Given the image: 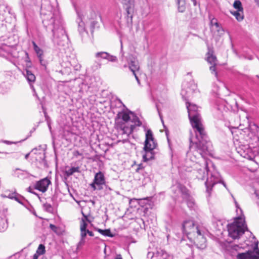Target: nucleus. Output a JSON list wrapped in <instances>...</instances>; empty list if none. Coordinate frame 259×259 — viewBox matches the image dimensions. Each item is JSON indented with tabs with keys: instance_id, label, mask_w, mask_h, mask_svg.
Segmentation results:
<instances>
[{
	"instance_id": "obj_1",
	"label": "nucleus",
	"mask_w": 259,
	"mask_h": 259,
	"mask_svg": "<svg viewBox=\"0 0 259 259\" xmlns=\"http://www.w3.org/2000/svg\"><path fill=\"white\" fill-rule=\"evenodd\" d=\"M186 104L191 124L195 133V138H189V150L187 154H194L195 157L198 154L204 158L212 152L211 142L202 124L199 107L189 102H186Z\"/></svg>"
},
{
	"instance_id": "obj_2",
	"label": "nucleus",
	"mask_w": 259,
	"mask_h": 259,
	"mask_svg": "<svg viewBox=\"0 0 259 259\" xmlns=\"http://www.w3.org/2000/svg\"><path fill=\"white\" fill-rule=\"evenodd\" d=\"M50 18L42 20L44 25L51 27L53 34L52 41L59 50L65 51L68 47L69 38L63 27V20L59 14H51Z\"/></svg>"
},
{
	"instance_id": "obj_3",
	"label": "nucleus",
	"mask_w": 259,
	"mask_h": 259,
	"mask_svg": "<svg viewBox=\"0 0 259 259\" xmlns=\"http://www.w3.org/2000/svg\"><path fill=\"white\" fill-rule=\"evenodd\" d=\"M120 58L122 68H128L132 72L137 81L138 84L140 85V80L139 78L138 73L140 66L136 59L132 54H128L126 56H124L123 52V46L122 41L120 40Z\"/></svg>"
},
{
	"instance_id": "obj_4",
	"label": "nucleus",
	"mask_w": 259,
	"mask_h": 259,
	"mask_svg": "<svg viewBox=\"0 0 259 259\" xmlns=\"http://www.w3.org/2000/svg\"><path fill=\"white\" fill-rule=\"evenodd\" d=\"M245 219L241 217H237L234 221L227 225L229 236L234 239H238L245 232Z\"/></svg>"
},
{
	"instance_id": "obj_5",
	"label": "nucleus",
	"mask_w": 259,
	"mask_h": 259,
	"mask_svg": "<svg viewBox=\"0 0 259 259\" xmlns=\"http://www.w3.org/2000/svg\"><path fill=\"white\" fill-rule=\"evenodd\" d=\"M182 230L184 233L189 235L193 234L194 235L200 237L205 241L203 238L205 232V229L201 226L196 225L193 220H188L185 221L182 225Z\"/></svg>"
},
{
	"instance_id": "obj_6",
	"label": "nucleus",
	"mask_w": 259,
	"mask_h": 259,
	"mask_svg": "<svg viewBox=\"0 0 259 259\" xmlns=\"http://www.w3.org/2000/svg\"><path fill=\"white\" fill-rule=\"evenodd\" d=\"M217 183H222L226 188H227L226 183L221 180L219 174L215 172L211 174L210 177H208L205 182L206 192L208 194V196H210L213 187Z\"/></svg>"
},
{
	"instance_id": "obj_7",
	"label": "nucleus",
	"mask_w": 259,
	"mask_h": 259,
	"mask_svg": "<svg viewBox=\"0 0 259 259\" xmlns=\"http://www.w3.org/2000/svg\"><path fill=\"white\" fill-rule=\"evenodd\" d=\"M106 183L104 174L101 171H99L95 174L93 182L90 185L94 191L101 190L104 189V185H105Z\"/></svg>"
},
{
	"instance_id": "obj_8",
	"label": "nucleus",
	"mask_w": 259,
	"mask_h": 259,
	"mask_svg": "<svg viewBox=\"0 0 259 259\" xmlns=\"http://www.w3.org/2000/svg\"><path fill=\"white\" fill-rule=\"evenodd\" d=\"M197 90V86L194 80H192L189 82H185L182 84L181 95L183 97H188L191 93L195 92Z\"/></svg>"
},
{
	"instance_id": "obj_9",
	"label": "nucleus",
	"mask_w": 259,
	"mask_h": 259,
	"mask_svg": "<svg viewBox=\"0 0 259 259\" xmlns=\"http://www.w3.org/2000/svg\"><path fill=\"white\" fill-rule=\"evenodd\" d=\"M115 127L119 132H121V134L130 135L133 132L135 129V125H131L130 127L127 126L122 121H116Z\"/></svg>"
},
{
	"instance_id": "obj_10",
	"label": "nucleus",
	"mask_w": 259,
	"mask_h": 259,
	"mask_svg": "<svg viewBox=\"0 0 259 259\" xmlns=\"http://www.w3.org/2000/svg\"><path fill=\"white\" fill-rule=\"evenodd\" d=\"M50 184H51V181L47 177L37 181L34 185V188L44 193L47 191Z\"/></svg>"
},
{
	"instance_id": "obj_11",
	"label": "nucleus",
	"mask_w": 259,
	"mask_h": 259,
	"mask_svg": "<svg viewBox=\"0 0 259 259\" xmlns=\"http://www.w3.org/2000/svg\"><path fill=\"white\" fill-rule=\"evenodd\" d=\"M156 143L152 144L148 146V148H145V146L144 147V150L145 154L143 155V159L144 161H148L150 160H152L154 158V154L153 150L156 148Z\"/></svg>"
},
{
	"instance_id": "obj_12",
	"label": "nucleus",
	"mask_w": 259,
	"mask_h": 259,
	"mask_svg": "<svg viewBox=\"0 0 259 259\" xmlns=\"http://www.w3.org/2000/svg\"><path fill=\"white\" fill-rule=\"evenodd\" d=\"M123 8L125 10V18L126 19V23L128 25H132L135 5L123 6Z\"/></svg>"
},
{
	"instance_id": "obj_13",
	"label": "nucleus",
	"mask_w": 259,
	"mask_h": 259,
	"mask_svg": "<svg viewBox=\"0 0 259 259\" xmlns=\"http://www.w3.org/2000/svg\"><path fill=\"white\" fill-rule=\"evenodd\" d=\"M171 191L176 195H178L179 193H181L184 197L187 198L189 196L187 189L183 185L178 183L171 187Z\"/></svg>"
},
{
	"instance_id": "obj_14",
	"label": "nucleus",
	"mask_w": 259,
	"mask_h": 259,
	"mask_svg": "<svg viewBox=\"0 0 259 259\" xmlns=\"http://www.w3.org/2000/svg\"><path fill=\"white\" fill-rule=\"evenodd\" d=\"M95 57L98 59H105L109 62H115L117 61V58L115 56L112 55L106 52H99L95 54Z\"/></svg>"
},
{
	"instance_id": "obj_15",
	"label": "nucleus",
	"mask_w": 259,
	"mask_h": 259,
	"mask_svg": "<svg viewBox=\"0 0 259 259\" xmlns=\"http://www.w3.org/2000/svg\"><path fill=\"white\" fill-rule=\"evenodd\" d=\"M130 114L134 115V113L130 110H127V112L124 111L119 112L117 114L116 117L115 118V122L116 120L117 121H121V119H122V121L124 122V123L125 122H127L130 119Z\"/></svg>"
},
{
	"instance_id": "obj_16",
	"label": "nucleus",
	"mask_w": 259,
	"mask_h": 259,
	"mask_svg": "<svg viewBox=\"0 0 259 259\" xmlns=\"http://www.w3.org/2000/svg\"><path fill=\"white\" fill-rule=\"evenodd\" d=\"M23 74L29 83L30 88L34 90V87L32 85V83L35 82L36 79L34 74L28 69H25L23 71Z\"/></svg>"
},
{
	"instance_id": "obj_17",
	"label": "nucleus",
	"mask_w": 259,
	"mask_h": 259,
	"mask_svg": "<svg viewBox=\"0 0 259 259\" xmlns=\"http://www.w3.org/2000/svg\"><path fill=\"white\" fill-rule=\"evenodd\" d=\"M156 143L154 140V137L152 132L151 130H148L146 133V139L144 142V146L146 148H148V146L152 144Z\"/></svg>"
},
{
	"instance_id": "obj_18",
	"label": "nucleus",
	"mask_w": 259,
	"mask_h": 259,
	"mask_svg": "<svg viewBox=\"0 0 259 259\" xmlns=\"http://www.w3.org/2000/svg\"><path fill=\"white\" fill-rule=\"evenodd\" d=\"M237 259H253L252 257V251H247L243 253H239L237 255Z\"/></svg>"
},
{
	"instance_id": "obj_19",
	"label": "nucleus",
	"mask_w": 259,
	"mask_h": 259,
	"mask_svg": "<svg viewBox=\"0 0 259 259\" xmlns=\"http://www.w3.org/2000/svg\"><path fill=\"white\" fill-rule=\"evenodd\" d=\"M230 13L234 16H235L236 20L239 22L242 21L244 19L243 11H230Z\"/></svg>"
},
{
	"instance_id": "obj_20",
	"label": "nucleus",
	"mask_w": 259,
	"mask_h": 259,
	"mask_svg": "<svg viewBox=\"0 0 259 259\" xmlns=\"http://www.w3.org/2000/svg\"><path fill=\"white\" fill-rule=\"evenodd\" d=\"M33 49L37 55L38 58H40L43 56L44 52L39 47L37 46L34 41H32Z\"/></svg>"
},
{
	"instance_id": "obj_21",
	"label": "nucleus",
	"mask_w": 259,
	"mask_h": 259,
	"mask_svg": "<svg viewBox=\"0 0 259 259\" xmlns=\"http://www.w3.org/2000/svg\"><path fill=\"white\" fill-rule=\"evenodd\" d=\"M207 61L211 65H217V57L212 54H210L209 53H207Z\"/></svg>"
},
{
	"instance_id": "obj_22",
	"label": "nucleus",
	"mask_w": 259,
	"mask_h": 259,
	"mask_svg": "<svg viewBox=\"0 0 259 259\" xmlns=\"http://www.w3.org/2000/svg\"><path fill=\"white\" fill-rule=\"evenodd\" d=\"M79 167H72L70 168H68L66 169L65 171V174L67 176L69 177L73 175L74 172H79Z\"/></svg>"
},
{
	"instance_id": "obj_23",
	"label": "nucleus",
	"mask_w": 259,
	"mask_h": 259,
	"mask_svg": "<svg viewBox=\"0 0 259 259\" xmlns=\"http://www.w3.org/2000/svg\"><path fill=\"white\" fill-rule=\"evenodd\" d=\"M13 199L23 205H25V204L28 202L24 197L18 194L17 193V196H15Z\"/></svg>"
},
{
	"instance_id": "obj_24",
	"label": "nucleus",
	"mask_w": 259,
	"mask_h": 259,
	"mask_svg": "<svg viewBox=\"0 0 259 259\" xmlns=\"http://www.w3.org/2000/svg\"><path fill=\"white\" fill-rule=\"evenodd\" d=\"M178 9L179 12L183 13L185 11V3L184 0H177Z\"/></svg>"
},
{
	"instance_id": "obj_25",
	"label": "nucleus",
	"mask_w": 259,
	"mask_h": 259,
	"mask_svg": "<svg viewBox=\"0 0 259 259\" xmlns=\"http://www.w3.org/2000/svg\"><path fill=\"white\" fill-rule=\"evenodd\" d=\"M98 231L100 234L105 236H108L110 237H113L114 236V235L111 232V231L109 229L102 230L101 229H98Z\"/></svg>"
},
{
	"instance_id": "obj_26",
	"label": "nucleus",
	"mask_w": 259,
	"mask_h": 259,
	"mask_svg": "<svg viewBox=\"0 0 259 259\" xmlns=\"http://www.w3.org/2000/svg\"><path fill=\"white\" fill-rule=\"evenodd\" d=\"M77 22L78 23V31L79 33H83L85 31L84 23L82 21V20L80 17L77 19Z\"/></svg>"
},
{
	"instance_id": "obj_27",
	"label": "nucleus",
	"mask_w": 259,
	"mask_h": 259,
	"mask_svg": "<svg viewBox=\"0 0 259 259\" xmlns=\"http://www.w3.org/2000/svg\"><path fill=\"white\" fill-rule=\"evenodd\" d=\"M26 171L22 170L20 169L17 168L15 169V171L14 172V176L15 177L20 178H23L25 175Z\"/></svg>"
},
{
	"instance_id": "obj_28",
	"label": "nucleus",
	"mask_w": 259,
	"mask_h": 259,
	"mask_svg": "<svg viewBox=\"0 0 259 259\" xmlns=\"http://www.w3.org/2000/svg\"><path fill=\"white\" fill-rule=\"evenodd\" d=\"M234 8L236 9V11H243V8L242 6L241 2L239 0L235 1L233 4Z\"/></svg>"
},
{
	"instance_id": "obj_29",
	"label": "nucleus",
	"mask_w": 259,
	"mask_h": 259,
	"mask_svg": "<svg viewBox=\"0 0 259 259\" xmlns=\"http://www.w3.org/2000/svg\"><path fill=\"white\" fill-rule=\"evenodd\" d=\"M208 18L210 20V24L211 26H215V27L219 26L220 24L216 18H214L211 15H209Z\"/></svg>"
},
{
	"instance_id": "obj_30",
	"label": "nucleus",
	"mask_w": 259,
	"mask_h": 259,
	"mask_svg": "<svg viewBox=\"0 0 259 259\" xmlns=\"http://www.w3.org/2000/svg\"><path fill=\"white\" fill-rule=\"evenodd\" d=\"M133 115V118L132 119V121L134 123L133 125H135V127L136 126H140L142 125V122L140 120L138 117H137L135 114Z\"/></svg>"
},
{
	"instance_id": "obj_31",
	"label": "nucleus",
	"mask_w": 259,
	"mask_h": 259,
	"mask_svg": "<svg viewBox=\"0 0 259 259\" xmlns=\"http://www.w3.org/2000/svg\"><path fill=\"white\" fill-rule=\"evenodd\" d=\"M15 196H17L16 192L12 193L9 191H6L5 194L2 195V197L9 198L11 199H13Z\"/></svg>"
},
{
	"instance_id": "obj_32",
	"label": "nucleus",
	"mask_w": 259,
	"mask_h": 259,
	"mask_svg": "<svg viewBox=\"0 0 259 259\" xmlns=\"http://www.w3.org/2000/svg\"><path fill=\"white\" fill-rule=\"evenodd\" d=\"M234 202H235V206L236 207V212H237V214L238 215V217H242V218L245 219V217H244V214H243L242 210L239 207V204H238V203L237 202V201L235 200Z\"/></svg>"
},
{
	"instance_id": "obj_33",
	"label": "nucleus",
	"mask_w": 259,
	"mask_h": 259,
	"mask_svg": "<svg viewBox=\"0 0 259 259\" xmlns=\"http://www.w3.org/2000/svg\"><path fill=\"white\" fill-rule=\"evenodd\" d=\"M102 64L99 61H95L91 66V68L93 71H96L101 67Z\"/></svg>"
},
{
	"instance_id": "obj_34",
	"label": "nucleus",
	"mask_w": 259,
	"mask_h": 259,
	"mask_svg": "<svg viewBox=\"0 0 259 259\" xmlns=\"http://www.w3.org/2000/svg\"><path fill=\"white\" fill-rule=\"evenodd\" d=\"M46 250L45 245L42 244H39L36 252H37V253L38 254L42 255L44 254Z\"/></svg>"
},
{
	"instance_id": "obj_35",
	"label": "nucleus",
	"mask_w": 259,
	"mask_h": 259,
	"mask_svg": "<svg viewBox=\"0 0 259 259\" xmlns=\"http://www.w3.org/2000/svg\"><path fill=\"white\" fill-rule=\"evenodd\" d=\"M254 251L255 252V254H254L252 251V257H253V259H259V248L257 245L254 247Z\"/></svg>"
},
{
	"instance_id": "obj_36",
	"label": "nucleus",
	"mask_w": 259,
	"mask_h": 259,
	"mask_svg": "<svg viewBox=\"0 0 259 259\" xmlns=\"http://www.w3.org/2000/svg\"><path fill=\"white\" fill-rule=\"evenodd\" d=\"M44 209L47 212H52L53 211V207L52 205L48 203H44L43 204Z\"/></svg>"
},
{
	"instance_id": "obj_37",
	"label": "nucleus",
	"mask_w": 259,
	"mask_h": 259,
	"mask_svg": "<svg viewBox=\"0 0 259 259\" xmlns=\"http://www.w3.org/2000/svg\"><path fill=\"white\" fill-rule=\"evenodd\" d=\"M122 4L123 6L135 5V0H122Z\"/></svg>"
},
{
	"instance_id": "obj_38",
	"label": "nucleus",
	"mask_w": 259,
	"mask_h": 259,
	"mask_svg": "<svg viewBox=\"0 0 259 259\" xmlns=\"http://www.w3.org/2000/svg\"><path fill=\"white\" fill-rule=\"evenodd\" d=\"M87 224L85 222V220L83 219H81V222H80V230H86L87 227Z\"/></svg>"
},
{
	"instance_id": "obj_39",
	"label": "nucleus",
	"mask_w": 259,
	"mask_h": 259,
	"mask_svg": "<svg viewBox=\"0 0 259 259\" xmlns=\"http://www.w3.org/2000/svg\"><path fill=\"white\" fill-rule=\"evenodd\" d=\"M216 28L217 31L220 36H222L224 34V30L220 25L219 27H216Z\"/></svg>"
},
{
	"instance_id": "obj_40",
	"label": "nucleus",
	"mask_w": 259,
	"mask_h": 259,
	"mask_svg": "<svg viewBox=\"0 0 259 259\" xmlns=\"http://www.w3.org/2000/svg\"><path fill=\"white\" fill-rule=\"evenodd\" d=\"M85 243V240L82 239H80L79 242L78 243L77 245V249H79L82 247L83 245H84Z\"/></svg>"
},
{
	"instance_id": "obj_41",
	"label": "nucleus",
	"mask_w": 259,
	"mask_h": 259,
	"mask_svg": "<svg viewBox=\"0 0 259 259\" xmlns=\"http://www.w3.org/2000/svg\"><path fill=\"white\" fill-rule=\"evenodd\" d=\"M104 189L106 194H109L110 192L112 190V189L107 185L106 183H105V185H104Z\"/></svg>"
},
{
	"instance_id": "obj_42",
	"label": "nucleus",
	"mask_w": 259,
	"mask_h": 259,
	"mask_svg": "<svg viewBox=\"0 0 259 259\" xmlns=\"http://www.w3.org/2000/svg\"><path fill=\"white\" fill-rule=\"evenodd\" d=\"M215 65H212L210 67V70L211 72V73L214 74L215 76L217 75V72L216 71L215 69Z\"/></svg>"
},
{
	"instance_id": "obj_43",
	"label": "nucleus",
	"mask_w": 259,
	"mask_h": 259,
	"mask_svg": "<svg viewBox=\"0 0 259 259\" xmlns=\"http://www.w3.org/2000/svg\"><path fill=\"white\" fill-rule=\"evenodd\" d=\"M87 232L86 230H80V239L84 240V238L87 235Z\"/></svg>"
},
{
	"instance_id": "obj_44",
	"label": "nucleus",
	"mask_w": 259,
	"mask_h": 259,
	"mask_svg": "<svg viewBox=\"0 0 259 259\" xmlns=\"http://www.w3.org/2000/svg\"><path fill=\"white\" fill-rule=\"evenodd\" d=\"M50 228L55 233H57V230H58V227L57 226H56L55 225H53V224H51L50 225Z\"/></svg>"
},
{
	"instance_id": "obj_45",
	"label": "nucleus",
	"mask_w": 259,
	"mask_h": 259,
	"mask_svg": "<svg viewBox=\"0 0 259 259\" xmlns=\"http://www.w3.org/2000/svg\"><path fill=\"white\" fill-rule=\"evenodd\" d=\"M144 169V166L142 164H140L138 165V168L136 169V172H140Z\"/></svg>"
},
{
	"instance_id": "obj_46",
	"label": "nucleus",
	"mask_w": 259,
	"mask_h": 259,
	"mask_svg": "<svg viewBox=\"0 0 259 259\" xmlns=\"http://www.w3.org/2000/svg\"><path fill=\"white\" fill-rule=\"evenodd\" d=\"M187 205L190 208H192L194 205V202L193 201L189 200L187 201Z\"/></svg>"
},
{
	"instance_id": "obj_47",
	"label": "nucleus",
	"mask_w": 259,
	"mask_h": 259,
	"mask_svg": "<svg viewBox=\"0 0 259 259\" xmlns=\"http://www.w3.org/2000/svg\"><path fill=\"white\" fill-rule=\"evenodd\" d=\"M81 213L83 217V219L85 220V221H87L89 223H91V221L88 218V216L85 214H84V213L83 212V211H81Z\"/></svg>"
},
{
	"instance_id": "obj_48",
	"label": "nucleus",
	"mask_w": 259,
	"mask_h": 259,
	"mask_svg": "<svg viewBox=\"0 0 259 259\" xmlns=\"http://www.w3.org/2000/svg\"><path fill=\"white\" fill-rule=\"evenodd\" d=\"M40 63L42 66H46V62L43 59V56H42L40 58H38Z\"/></svg>"
},
{
	"instance_id": "obj_49",
	"label": "nucleus",
	"mask_w": 259,
	"mask_h": 259,
	"mask_svg": "<svg viewBox=\"0 0 259 259\" xmlns=\"http://www.w3.org/2000/svg\"><path fill=\"white\" fill-rule=\"evenodd\" d=\"M165 135H166V136L167 142L168 143L169 146L170 147V140H169V137H168V131L167 129L165 130Z\"/></svg>"
},
{
	"instance_id": "obj_50",
	"label": "nucleus",
	"mask_w": 259,
	"mask_h": 259,
	"mask_svg": "<svg viewBox=\"0 0 259 259\" xmlns=\"http://www.w3.org/2000/svg\"><path fill=\"white\" fill-rule=\"evenodd\" d=\"M156 108H157V112H158V113L159 116V117H160V119H161V120L162 122L163 123V119H162V115H161V113H160V111H159V108H158V107L157 105H156Z\"/></svg>"
},
{
	"instance_id": "obj_51",
	"label": "nucleus",
	"mask_w": 259,
	"mask_h": 259,
	"mask_svg": "<svg viewBox=\"0 0 259 259\" xmlns=\"http://www.w3.org/2000/svg\"><path fill=\"white\" fill-rule=\"evenodd\" d=\"M98 23V22L95 20H92L91 21V25L92 28H94L96 24Z\"/></svg>"
},
{
	"instance_id": "obj_52",
	"label": "nucleus",
	"mask_w": 259,
	"mask_h": 259,
	"mask_svg": "<svg viewBox=\"0 0 259 259\" xmlns=\"http://www.w3.org/2000/svg\"><path fill=\"white\" fill-rule=\"evenodd\" d=\"M90 13H91V19H94L95 18V17H96V16H97L96 13H95V12H94L93 11H91Z\"/></svg>"
},
{
	"instance_id": "obj_53",
	"label": "nucleus",
	"mask_w": 259,
	"mask_h": 259,
	"mask_svg": "<svg viewBox=\"0 0 259 259\" xmlns=\"http://www.w3.org/2000/svg\"><path fill=\"white\" fill-rule=\"evenodd\" d=\"M27 191L30 192V193H31L32 194H35L36 195L38 196V194H37L35 192H33L32 191V189L31 187H29L28 188H27Z\"/></svg>"
},
{
	"instance_id": "obj_54",
	"label": "nucleus",
	"mask_w": 259,
	"mask_h": 259,
	"mask_svg": "<svg viewBox=\"0 0 259 259\" xmlns=\"http://www.w3.org/2000/svg\"><path fill=\"white\" fill-rule=\"evenodd\" d=\"M87 234H89V236H94V233L91 231H90L89 230H87Z\"/></svg>"
},
{
	"instance_id": "obj_55",
	"label": "nucleus",
	"mask_w": 259,
	"mask_h": 259,
	"mask_svg": "<svg viewBox=\"0 0 259 259\" xmlns=\"http://www.w3.org/2000/svg\"><path fill=\"white\" fill-rule=\"evenodd\" d=\"M40 255L36 252L33 256V259H38V256Z\"/></svg>"
},
{
	"instance_id": "obj_56",
	"label": "nucleus",
	"mask_w": 259,
	"mask_h": 259,
	"mask_svg": "<svg viewBox=\"0 0 259 259\" xmlns=\"http://www.w3.org/2000/svg\"><path fill=\"white\" fill-rule=\"evenodd\" d=\"M115 259H122L121 254H117Z\"/></svg>"
},
{
	"instance_id": "obj_57",
	"label": "nucleus",
	"mask_w": 259,
	"mask_h": 259,
	"mask_svg": "<svg viewBox=\"0 0 259 259\" xmlns=\"http://www.w3.org/2000/svg\"><path fill=\"white\" fill-rule=\"evenodd\" d=\"M191 1L193 2V5L194 6H196L197 5V1L196 0H191Z\"/></svg>"
},
{
	"instance_id": "obj_58",
	"label": "nucleus",
	"mask_w": 259,
	"mask_h": 259,
	"mask_svg": "<svg viewBox=\"0 0 259 259\" xmlns=\"http://www.w3.org/2000/svg\"><path fill=\"white\" fill-rule=\"evenodd\" d=\"M44 114H45V116L46 117V120H47L48 118L49 117L48 115H47V113L46 111L44 110Z\"/></svg>"
},
{
	"instance_id": "obj_59",
	"label": "nucleus",
	"mask_w": 259,
	"mask_h": 259,
	"mask_svg": "<svg viewBox=\"0 0 259 259\" xmlns=\"http://www.w3.org/2000/svg\"><path fill=\"white\" fill-rule=\"evenodd\" d=\"M205 169L207 171V172H208V165H207V163L206 162L205 163ZM208 174V173H207V175Z\"/></svg>"
},
{
	"instance_id": "obj_60",
	"label": "nucleus",
	"mask_w": 259,
	"mask_h": 259,
	"mask_svg": "<svg viewBox=\"0 0 259 259\" xmlns=\"http://www.w3.org/2000/svg\"><path fill=\"white\" fill-rule=\"evenodd\" d=\"M222 108H223V106L220 105L217 107V109L219 110H221Z\"/></svg>"
},
{
	"instance_id": "obj_61",
	"label": "nucleus",
	"mask_w": 259,
	"mask_h": 259,
	"mask_svg": "<svg viewBox=\"0 0 259 259\" xmlns=\"http://www.w3.org/2000/svg\"><path fill=\"white\" fill-rule=\"evenodd\" d=\"M29 153L26 154L25 156V159H27L28 158V157H29Z\"/></svg>"
},
{
	"instance_id": "obj_62",
	"label": "nucleus",
	"mask_w": 259,
	"mask_h": 259,
	"mask_svg": "<svg viewBox=\"0 0 259 259\" xmlns=\"http://www.w3.org/2000/svg\"><path fill=\"white\" fill-rule=\"evenodd\" d=\"M118 101L119 103L121 105H123V106H124V105H123V104L122 103V102H121L120 100H118Z\"/></svg>"
},
{
	"instance_id": "obj_63",
	"label": "nucleus",
	"mask_w": 259,
	"mask_h": 259,
	"mask_svg": "<svg viewBox=\"0 0 259 259\" xmlns=\"http://www.w3.org/2000/svg\"><path fill=\"white\" fill-rule=\"evenodd\" d=\"M254 1L257 3V4L259 6V0H254Z\"/></svg>"
},
{
	"instance_id": "obj_64",
	"label": "nucleus",
	"mask_w": 259,
	"mask_h": 259,
	"mask_svg": "<svg viewBox=\"0 0 259 259\" xmlns=\"http://www.w3.org/2000/svg\"><path fill=\"white\" fill-rule=\"evenodd\" d=\"M75 153H76V154H77V155H80V154L79 153V152H78V151H76L75 152Z\"/></svg>"
}]
</instances>
